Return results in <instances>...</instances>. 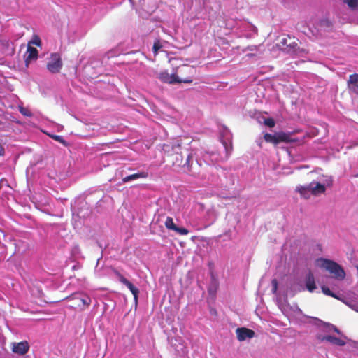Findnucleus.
Here are the masks:
<instances>
[{
  "instance_id": "a878e982",
  "label": "nucleus",
  "mask_w": 358,
  "mask_h": 358,
  "mask_svg": "<svg viewBox=\"0 0 358 358\" xmlns=\"http://www.w3.org/2000/svg\"><path fill=\"white\" fill-rule=\"evenodd\" d=\"M271 284H272V287H273L272 290L275 293V292H276L277 289H278V280L276 279L272 280Z\"/></svg>"
},
{
  "instance_id": "0eeeda50",
  "label": "nucleus",
  "mask_w": 358,
  "mask_h": 358,
  "mask_svg": "<svg viewBox=\"0 0 358 358\" xmlns=\"http://www.w3.org/2000/svg\"><path fill=\"white\" fill-rule=\"evenodd\" d=\"M62 65L60 55L57 53H52L50 62L47 64V69L50 72L56 73L60 71Z\"/></svg>"
},
{
  "instance_id": "39448f33",
  "label": "nucleus",
  "mask_w": 358,
  "mask_h": 358,
  "mask_svg": "<svg viewBox=\"0 0 358 358\" xmlns=\"http://www.w3.org/2000/svg\"><path fill=\"white\" fill-rule=\"evenodd\" d=\"M278 45L287 53H294L299 48L297 40L289 35L282 37Z\"/></svg>"
},
{
  "instance_id": "c756f323",
  "label": "nucleus",
  "mask_w": 358,
  "mask_h": 358,
  "mask_svg": "<svg viewBox=\"0 0 358 358\" xmlns=\"http://www.w3.org/2000/svg\"><path fill=\"white\" fill-rule=\"evenodd\" d=\"M21 113H22V114H24V115H26V113H25V110H23V111H22V110H21Z\"/></svg>"
},
{
  "instance_id": "393cba45",
  "label": "nucleus",
  "mask_w": 358,
  "mask_h": 358,
  "mask_svg": "<svg viewBox=\"0 0 358 358\" xmlns=\"http://www.w3.org/2000/svg\"><path fill=\"white\" fill-rule=\"evenodd\" d=\"M174 231L177 232L180 235H187L189 233V231L187 229L178 227H176Z\"/></svg>"
},
{
  "instance_id": "9d476101",
  "label": "nucleus",
  "mask_w": 358,
  "mask_h": 358,
  "mask_svg": "<svg viewBox=\"0 0 358 358\" xmlns=\"http://www.w3.org/2000/svg\"><path fill=\"white\" fill-rule=\"evenodd\" d=\"M29 349V345L27 341H21L19 343H13L12 351L17 355H24Z\"/></svg>"
},
{
  "instance_id": "7ed1b4c3",
  "label": "nucleus",
  "mask_w": 358,
  "mask_h": 358,
  "mask_svg": "<svg viewBox=\"0 0 358 358\" xmlns=\"http://www.w3.org/2000/svg\"><path fill=\"white\" fill-rule=\"evenodd\" d=\"M264 139L266 143H271L274 145H277L280 143H292L296 142V140L292 138V135L289 133H285L283 131L277 132L275 134H271L266 133L264 135Z\"/></svg>"
},
{
  "instance_id": "412c9836",
  "label": "nucleus",
  "mask_w": 358,
  "mask_h": 358,
  "mask_svg": "<svg viewBox=\"0 0 358 358\" xmlns=\"http://www.w3.org/2000/svg\"><path fill=\"white\" fill-rule=\"evenodd\" d=\"M322 291L327 296H329L335 299H338V297L334 293H333L327 286H322Z\"/></svg>"
},
{
  "instance_id": "7c9ffc66",
  "label": "nucleus",
  "mask_w": 358,
  "mask_h": 358,
  "mask_svg": "<svg viewBox=\"0 0 358 358\" xmlns=\"http://www.w3.org/2000/svg\"><path fill=\"white\" fill-rule=\"evenodd\" d=\"M357 270H358V267H357Z\"/></svg>"
},
{
  "instance_id": "aec40b11",
  "label": "nucleus",
  "mask_w": 358,
  "mask_h": 358,
  "mask_svg": "<svg viewBox=\"0 0 358 358\" xmlns=\"http://www.w3.org/2000/svg\"><path fill=\"white\" fill-rule=\"evenodd\" d=\"M51 138L54 140H55L57 142H59L64 146H68L69 143L64 139V138L62 136L59 135H51Z\"/></svg>"
},
{
  "instance_id": "1a4fd4ad",
  "label": "nucleus",
  "mask_w": 358,
  "mask_h": 358,
  "mask_svg": "<svg viewBox=\"0 0 358 358\" xmlns=\"http://www.w3.org/2000/svg\"><path fill=\"white\" fill-rule=\"evenodd\" d=\"M236 333L237 335V338L240 341H243L246 338H252L255 336V334L253 330L245 327H240L236 329Z\"/></svg>"
},
{
  "instance_id": "a211bd4d",
  "label": "nucleus",
  "mask_w": 358,
  "mask_h": 358,
  "mask_svg": "<svg viewBox=\"0 0 358 358\" xmlns=\"http://www.w3.org/2000/svg\"><path fill=\"white\" fill-rule=\"evenodd\" d=\"M164 224H165V227L168 229L173 230V231H175V229L177 227V226L173 222V218L171 217H166V221L164 222Z\"/></svg>"
},
{
  "instance_id": "5701e85b",
  "label": "nucleus",
  "mask_w": 358,
  "mask_h": 358,
  "mask_svg": "<svg viewBox=\"0 0 358 358\" xmlns=\"http://www.w3.org/2000/svg\"><path fill=\"white\" fill-rule=\"evenodd\" d=\"M31 44H34L37 46H41V41L38 36L34 35L32 40L28 43V45H31Z\"/></svg>"
},
{
  "instance_id": "ddd939ff",
  "label": "nucleus",
  "mask_w": 358,
  "mask_h": 358,
  "mask_svg": "<svg viewBox=\"0 0 358 358\" xmlns=\"http://www.w3.org/2000/svg\"><path fill=\"white\" fill-rule=\"evenodd\" d=\"M310 191L312 195L318 196L321 194H323L326 191V187L323 184H321L318 182L313 181L310 183Z\"/></svg>"
},
{
  "instance_id": "4468645a",
  "label": "nucleus",
  "mask_w": 358,
  "mask_h": 358,
  "mask_svg": "<svg viewBox=\"0 0 358 358\" xmlns=\"http://www.w3.org/2000/svg\"><path fill=\"white\" fill-rule=\"evenodd\" d=\"M305 284L306 289L310 292H313L316 289V285L315 282V278L313 273L310 271L306 276Z\"/></svg>"
},
{
  "instance_id": "f257e3e1",
  "label": "nucleus",
  "mask_w": 358,
  "mask_h": 358,
  "mask_svg": "<svg viewBox=\"0 0 358 358\" xmlns=\"http://www.w3.org/2000/svg\"><path fill=\"white\" fill-rule=\"evenodd\" d=\"M162 150L169 157L172 165L192 177H198L201 164L194 159L192 153L183 149L179 143L164 144Z\"/></svg>"
},
{
  "instance_id": "2eb2a0df",
  "label": "nucleus",
  "mask_w": 358,
  "mask_h": 358,
  "mask_svg": "<svg viewBox=\"0 0 358 358\" xmlns=\"http://www.w3.org/2000/svg\"><path fill=\"white\" fill-rule=\"evenodd\" d=\"M296 191L305 199H309L310 195H312L310 184L307 185H299L296 187Z\"/></svg>"
},
{
  "instance_id": "bb28decb",
  "label": "nucleus",
  "mask_w": 358,
  "mask_h": 358,
  "mask_svg": "<svg viewBox=\"0 0 358 358\" xmlns=\"http://www.w3.org/2000/svg\"><path fill=\"white\" fill-rule=\"evenodd\" d=\"M5 155V150L3 146L0 145V156H3Z\"/></svg>"
},
{
  "instance_id": "4be33fe9",
  "label": "nucleus",
  "mask_w": 358,
  "mask_h": 358,
  "mask_svg": "<svg viewBox=\"0 0 358 358\" xmlns=\"http://www.w3.org/2000/svg\"><path fill=\"white\" fill-rule=\"evenodd\" d=\"M343 1L352 9H356L358 7V0H343Z\"/></svg>"
},
{
  "instance_id": "6ab92c4d",
  "label": "nucleus",
  "mask_w": 358,
  "mask_h": 358,
  "mask_svg": "<svg viewBox=\"0 0 358 358\" xmlns=\"http://www.w3.org/2000/svg\"><path fill=\"white\" fill-rule=\"evenodd\" d=\"M162 48L160 40L156 39L152 46V51L155 55H157L158 51Z\"/></svg>"
},
{
  "instance_id": "f3484780",
  "label": "nucleus",
  "mask_w": 358,
  "mask_h": 358,
  "mask_svg": "<svg viewBox=\"0 0 358 358\" xmlns=\"http://www.w3.org/2000/svg\"><path fill=\"white\" fill-rule=\"evenodd\" d=\"M145 177H146V174L143 172H141V173L131 174V175L124 177L122 178V181H123V182H127L131 180H136V179H138L141 178H145Z\"/></svg>"
},
{
  "instance_id": "423d86ee",
  "label": "nucleus",
  "mask_w": 358,
  "mask_h": 358,
  "mask_svg": "<svg viewBox=\"0 0 358 358\" xmlns=\"http://www.w3.org/2000/svg\"><path fill=\"white\" fill-rule=\"evenodd\" d=\"M158 78L163 83H191L192 82V78L181 79L178 77L175 73L169 74L167 71H162L159 73Z\"/></svg>"
},
{
  "instance_id": "9b49d317",
  "label": "nucleus",
  "mask_w": 358,
  "mask_h": 358,
  "mask_svg": "<svg viewBox=\"0 0 358 358\" xmlns=\"http://www.w3.org/2000/svg\"><path fill=\"white\" fill-rule=\"evenodd\" d=\"M38 50L36 48L31 45H27V50L24 55V60L26 66H28L29 62L32 60H36L38 58Z\"/></svg>"
},
{
  "instance_id": "f8f14e48",
  "label": "nucleus",
  "mask_w": 358,
  "mask_h": 358,
  "mask_svg": "<svg viewBox=\"0 0 358 358\" xmlns=\"http://www.w3.org/2000/svg\"><path fill=\"white\" fill-rule=\"evenodd\" d=\"M348 87L350 91L358 94V74L353 73L349 76Z\"/></svg>"
},
{
  "instance_id": "c85d7f7f",
  "label": "nucleus",
  "mask_w": 358,
  "mask_h": 358,
  "mask_svg": "<svg viewBox=\"0 0 358 358\" xmlns=\"http://www.w3.org/2000/svg\"><path fill=\"white\" fill-rule=\"evenodd\" d=\"M21 113H22V114H24V115H26V113H25V110H23V111H22V110H21Z\"/></svg>"
},
{
  "instance_id": "dca6fc26",
  "label": "nucleus",
  "mask_w": 358,
  "mask_h": 358,
  "mask_svg": "<svg viewBox=\"0 0 358 358\" xmlns=\"http://www.w3.org/2000/svg\"><path fill=\"white\" fill-rule=\"evenodd\" d=\"M322 341H327L334 345L338 346H343L345 345V342L341 338H337L334 336L327 335L322 337L321 339Z\"/></svg>"
},
{
  "instance_id": "6e6552de",
  "label": "nucleus",
  "mask_w": 358,
  "mask_h": 358,
  "mask_svg": "<svg viewBox=\"0 0 358 358\" xmlns=\"http://www.w3.org/2000/svg\"><path fill=\"white\" fill-rule=\"evenodd\" d=\"M115 274L118 278L120 282L124 284L127 288L131 291L132 294L134 295V299L136 301L138 300V296L139 294V290L137 287H136L130 281H129L126 278H124L118 271L114 269L113 270Z\"/></svg>"
},
{
  "instance_id": "cd10ccee",
  "label": "nucleus",
  "mask_w": 358,
  "mask_h": 358,
  "mask_svg": "<svg viewBox=\"0 0 358 358\" xmlns=\"http://www.w3.org/2000/svg\"><path fill=\"white\" fill-rule=\"evenodd\" d=\"M333 329L335 332L338 333V334H340V331L338 330V329L336 327H333Z\"/></svg>"
},
{
  "instance_id": "f03ea898",
  "label": "nucleus",
  "mask_w": 358,
  "mask_h": 358,
  "mask_svg": "<svg viewBox=\"0 0 358 358\" xmlns=\"http://www.w3.org/2000/svg\"><path fill=\"white\" fill-rule=\"evenodd\" d=\"M320 261L322 262L321 266L333 275L334 278L339 280L345 278V273L338 264L327 259H321Z\"/></svg>"
},
{
  "instance_id": "20e7f679",
  "label": "nucleus",
  "mask_w": 358,
  "mask_h": 358,
  "mask_svg": "<svg viewBox=\"0 0 358 358\" xmlns=\"http://www.w3.org/2000/svg\"><path fill=\"white\" fill-rule=\"evenodd\" d=\"M66 299L76 301V306L81 310L88 308L92 303L90 296L83 292H75L67 296Z\"/></svg>"
},
{
  "instance_id": "b1692460",
  "label": "nucleus",
  "mask_w": 358,
  "mask_h": 358,
  "mask_svg": "<svg viewBox=\"0 0 358 358\" xmlns=\"http://www.w3.org/2000/svg\"><path fill=\"white\" fill-rule=\"evenodd\" d=\"M264 124L270 128L275 127V122L273 118H266L264 120Z\"/></svg>"
}]
</instances>
